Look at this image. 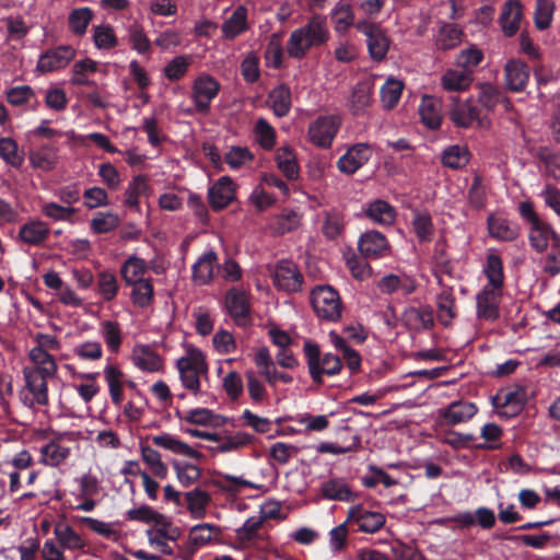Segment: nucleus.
Wrapping results in <instances>:
<instances>
[{
	"label": "nucleus",
	"mask_w": 560,
	"mask_h": 560,
	"mask_svg": "<svg viewBox=\"0 0 560 560\" xmlns=\"http://www.w3.org/2000/svg\"><path fill=\"white\" fill-rule=\"evenodd\" d=\"M82 439L80 431H45L38 448L39 462L52 468L63 465L73 452L80 450Z\"/></svg>",
	"instance_id": "1"
},
{
	"label": "nucleus",
	"mask_w": 560,
	"mask_h": 560,
	"mask_svg": "<svg viewBox=\"0 0 560 560\" xmlns=\"http://www.w3.org/2000/svg\"><path fill=\"white\" fill-rule=\"evenodd\" d=\"M326 16L314 14L308 22L294 30L285 45L287 52L294 59H302L313 47H319L329 39Z\"/></svg>",
	"instance_id": "2"
},
{
	"label": "nucleus",
	"mask_w": 560,
	"mask_h": 560,
	"mask_svg": "<svg viewBox=\"0 0 560 560\" xmlns=\"http://www.w3.org/2000/svg\"><path fill=\"white\" fill-rule=\"evenodd\" d=\"M183 386L192 395L201 393V377L208 374V364L206 357L199 349L188 347L185 355L180 357L176 363Z\"/></svg>",
	"instance_id": "3"
},
{
	"label": "nucleus",
	"mask_w": 560,
	"mask_h": 560,
	"mask_svg": "<svg viewBox=\"0 0 560 560\" xmlns=\"http://www.w3.org/2000/svg\"><path fill=\"white\" fill-rule=\"evenodd\" d=\"M311 304L316 315L327 322L341 318L343 305L340 295L332 287L317 285L311 291Z\"/></svg>",
	"instance_id": "4"
},
{
	"label": "nucleus",
	"mask_w": 560,
	"mask_h": 560,
	"mask_svg": "<svg viewBox=\"0 0 560 560\" xmlns=\"http://www.w3.org/2000/svg\"><path fill=\"white\" fill-rule=\"evenodd\" d=\"M22 374L24 385L19 393L22 404L27 408H34L35 406H48V381L52 377L27 369H23Z\"/></svg>",
	"instance_id": "5"
},
{
	"label": "nucleus",
	"mask_w": 560,
	"mask_h": 560,
	"mask_svg": "<svg viewBox=\"0 0 560 560\" xmlns=\"http://www.w3.org/2000/svg\"><path fill=\"white\" fill-rule=\"evenodd\" d=\"M355 30L365 36L370 57L375 61L384 60L392 40L381 24L370 19H360L355 23Z\"/></svg>",
	"instance_id": "6"
},
{
	"label": "nucleus",
	"mask_w": 560,
	"mask_h": 560,
	"mask_svg": "<svg viewBox=\"0 0 560 560\" xmlns=\"http://www.w3.org/2000/svg\"><path fill=\"white\" fill-rule=\"evenodd\" d=\"M308 370L312 378L320 383L323 375L332 376L340 372L342 364L338 355L326 353L320 357L319 348L307 341L304 345Z\"/></svg>",
	"instance_id": "7"
},
{
	"label": "nucleus",
	"mask_w": 560,
	"mask_h": 560,
	"mask_svg": "<svg viewBox=\"0 0 560 560\" xmlns=\"http://www.w3.org/2000/svg\"><path fill=\"white\" fill-rule=\"evenodd\" d=\"M454 103L450 108V118L455 126L460 128H469L476 124L479 128L487 129L490 127V120L482 115V109L471 100L460 102L453 98Z\"/></svg>",
	"instance_id": "8"
},
{
	"label": "nucleus",
	"mask_w": 560,
	"mask_h": 560,
	"mask_svg": "<svg viewBox=\"0 0 560 560\" xmlns=\"http://www.w3.org/2000/svg\"><path fill=\"white\" fill-rule=\"evenodd\" d=\"M147 536L151 547L163 555L172 556L174 550L168 541H176L180 537V529L167 517L162 515L152 527L147 530Z\"/></svg>",
	"instance_id": "9"
},
{
	"label": "nucleus",
	"mask_w": 560,
	"mask_h": 560,
	"mask_svg": "<svg viewBox=\"0 0 560 560\" xmlns=\"http://www.w3.org/2000/svg\"><path fill=\"white\" fill-rule=\"evenodd\" d=\"M340 124V118L335 115L318 117L308 127L307 135L310 141L319 148H330Z\"/></svg>",
	"instance_id": "10"
},
{
	"label": "nucleus",
	"mask_w": 560,
	"mask_h": 560,
	"mask_svg": "<svg viewBox=\"0 0 560 560\" xmlns=\"http://www.w3.org/2000/svg\"><path fill=\"white\" fill-rule=\"evenodd\" d=\"M273 285L287 293L299 292L303 284V275L291 260H280L272 270Z\"/></svg>",
	"instance_id": "11"
},
{
	"label": "nucleus",
	"mask_w": 560,
	"mask_h": 560,
	"mask_svg": "<svg viewBox=\"0 0 560 560\" xmlns=\"http://www.w3.org/2000/svg\"><path fill=\"white\" fill-rule=\"evenodd\" d=\"M220 91L219 82L211 75L203 74L197 78L192 84L191 98L196 110L200 114H208L211 101Z\"/></svg>",
	"instance_id": "12"
},
{
	"label": "nucleus",
	"mask_w": 560,
	"mask_h": 560,
	"mask_svg": "<svg viewBox=\"0 0 560 560\" xmlns=\"http://www.w3.org/2000/svg\"><path fill=\"white\" fill-rule=\"evenodd\" d=\"M75 57L72 46H59L42 54L36 69L42 73L52 72L66 68Z\"/></svg>",
	"instance_id": "13"
},
{
	"label": "nucleus",
	"mask_w": 560,
	"mask_h": 560,
	"mask_svg": "<svg viewBox=\"0 0 560 560\" xmlns=\"http://www.w3.org/2000/svg\"><path fill=\"white\" fill-rule=\"evenodd\" d=\"M385 521L384 514L365 510L360 504L351 506L347 513V522L357 524L362 533H376L384 526Z\"/></svg>",
	"instance_id": "14"
},
{
	"label": "nucleus",
	"mask_w": 560,
	"mask_h": 560,
	"mask_svg": "<svg viewBox=\"0 0 560 560\" xmlns=\"http://www.w3.org/2000/svg\"><path fill=\"white\" fill-rule=\"evenodd\" d=\"M401 323L412 331H423L434 325L433 311L429 305L408 306L401 313Z\"/></svg>",
	"instance_id": "15"
},
{
	"label": "nucleus",
	"mask_w": 560,
	"mask_h": 560,
	"mask_svg": "<svg viewBox=\"0 0 560 560\" xmlns=\"http://www.w3.org/2000/svg\"><path fill=\"white\" fill-rule=\"evenodd\" d=\"M372 156L371 147L366 143H357L338 160L337 165L340 172L353 174L362 167Z\"/></svg>",
	"instance_id": "16"
},
{
	"label": "nucleus",
	"mask_w": 560,
	"mask_h": 560,
	"mask_svg": "<svg viewBox=\"0 0 560 560\" xmlns=\"http://www.w3.org/2000/svg\"><path fill=\"white\" fill-rule=\"evenodd\" d=\"M501 295L502 290L483 287L476 296L478 318L488 322L497 320L499 318V303Z\"/></svg>",
	"instance_id": "17"
},
{
	"label": "nucleus",
	"mask_w": 560,
	"mask_h": 560,
	"mask_svg": "<svg viewBox=\"0 0 560 560\" xmlns=\"http://www.w3.org/2000/svg\"><path fill=\"white\" fill-rule=\"evenodd\" d=\"M478 411L475 404L466 400H456L445 408L438 410V415L447 425H455L471 419Z\"/></svg>",
	"instance_id": "18"
},
{
	"label": "nucleus",
	"mask_w": 560,
	"mask_h": 560,
	"mask_svg": "<svg viewBox=\"0 0 560 560\" xmlns=\"http://www.w3.org/2000/svg\"><path fill=\"white\" fill-rule=\"evenodd\" d=\"M523 20V5L518 0H508L503 3L499 23L505 36H514Z\"/></svg>",
	"instance_id": "19"
},
{
	"label": "nucleus",
	"mask_w": 560,
	"mask_h": 560,
	"mask_svg": "<svg viewBox=\"0 0 560 560\" xmlns=\"http://www.w3.org/2000/svg\"><path fill=\"white\" fill-rule=\"evenodd\" d=\"M359 250L365 258H381L388 254L386 237L377 231H368L360 236Z\"/></svg>",
	"instance_id": "20"
},
{
	"label": "nucleus",
	"mask_w": 560,
	"mask_h": 560,
	"mask_svg": "<svg viewBox=\"0 0 560 560\" xmlns=\"http://www.w3.org/2000/svg\"><path fill=\"white\" fill-rule=\"evenodd\" d=\"M55 539L63 550L84 552L88 546L85 538L66 523H57L54 527Z\"/></svg>",
	"instance_id": "21"
},
{
	"label": "nucleus",
	"mask_w": 560,
	"mask_h": 560,
	"mask_svg": "<svg viewBox=\"0 0 560 560\" xmlns=\"http://www.w3.org/2000/svg\"><path fill=\"white\" fill-rule=\"evenodd\" d=\"M505 85L510 91H523L529 80V68L518 59H511L504 66Z\"/></svg>",
	"instance_id": "22"
},
{
	"label": "nucleus",
	"mask_w": 560,
	"mask_h": 560,
	"mask_svg": "<svg viewBox=\"0 0 560 560\" xmlns=\"http://www.w3.org/2000/svg\"><path fill=\"white\" fill-rule=\"evenodd\" d=\"M319 493L326 500L353 502L358 495L351 490L343 478H330L320 483Z\"/></svg>",
	"instance_id": "23"
},
{
	"label": "nucleus",
	"mask_w": 560,
	"mask_h": 560,
	"mask_svg": "<svg viewBox=\"0 0 560 560\" xmlns=\"http://www.w3.org/2000/svg\"><path fill=\"white\" fill-rule=\"evenodd\" d=\"M208 197L214 210L224 209L234 200V183L228 176L220 177L218 182L209 188Z\"/></svg>",
	"instance_id": "24"
},
{
	"label": "nucleus",
	"mask_w": 560,
	"mask_h": 560,
	"mask_svg": "<svg viewBox=\"0 0 560 560\" xmlns=\"http://www.w3.org/2000/svg\"><path fill=\"white\" fill-rule=\"evenodd\" d=\"M152 442L155 446L162 447L174 454L182 455L184 457L200 459L202 454L188 445L187 443L176 439L170 433H162L152 436Z\"/></svg>",
	"instance_id": "25"
},
{
	"label": "nucleus",
	"mask_w": 560,
	"mask_h": 560,
	"mask_svg": "<svg viewBox=\"0 0 560 560\" xmlns=\"http://www.w3.org/2000/svg\"><path fill=\"white\" fill-rule=\"evenodd\" d=\"M225 306L238 325H245L249 313V302L244 292L236 289L230 290L225 296Z\"/></svg>",
	"instance_id": "26"
},
{
	"label": "nucleus",
	"mask_w": 560,
	"mask_h": 560,
	"mask_svg": "<svg viewBox=\"0 0 560 560\" xmlns=\"http://www.w3.org/2000/svg\"><path fill=\"white\" fill-rule=\"evenodd\" d=\"M217 264L218 256L213 250L203 253L192 265V281L198 285L208 284L212 280Z\"/></svg>",
	"instance_id": "27"
},
{
	"label": "nucleus",
	"mask_w": 560,
	"mask_h": 560,
	"mask_svg": "<svg viewBox=\"0 0 560 560\" xmlns=\"http://www.w3.org/2000/svg\"><path fill=\"white\" fill-rule=\"evenodd\" d=\"M28 359L31 364L25 365L23 369L37 371L46 376H56L58 365L54 355H51L49 352L39 350V348H32L28 351Z\"/></svg>",
	"instance_id": "28"
},
{
	"label": "nucleus",
	"mask_w": 560,
	"mask_h": 560,
	"mask_svg": "<svg viewBox=\"0 0 560 560\" xmlns=\"http://www.w3.org/2000/svg\"><path fill=\"white\" fill-rule=\"evenodd\" d=\"M133 364L144 372H156L163 366L161 357L149 346L137 345L131 355Z\"/></svg>",
	"instance_id": "29"
},
{
	"label": "nucleus",
	"mask_w": 560,
	"mask_h": 560,
	"mask_svg": "<svg viewBox=\"0 0 560 560\" xmlns=\"http://www.w3.org/2000/svg\"><path fill=\"white\" fill-rule=\"evenodd\" d=\"M474 75L469 70L447 69L441 77V85L448 92H464L470 88Z\"/></svg>",
	"instance_id": "30"
},
{
	"label": "nucleus",
	"mask_w": 560,
	"mask_h": 560,
	"mask_svg": "<svg viewBox=\"0 0 560 560\" xmlns=\"http://www.w3.org/2000/svg\"><path fill=\"white\" fill-rule=\"evenodd\" d=\"M247 9L237 7L232 14L223 22L221 30L224 39L233 40L247 30Z\"/></svg>",
	"instance_id": "31"
},
{
	"label": "nucleus",
	"mask_w": 560,
	"mask_h": 560,
	"mask_svg": "<svg viewBox=\"0 0 560 560\" xmlns=\"http://www.w3.org/2000/svg\"><path fill=\"white\" fill-rule=\"evenodd\" d=\"M441 109L440 100L433 96H423L419 105L421 121L430 129H438L442 122Z\"/></svg>",
	"instance_id": "32"
},
{
	"label": "nucleus",
	"mask_w": 560,
	"mask_h": 560,
	"mask_svg": "<svg viewBox=\"0 0 560 560\" xmlns=\"http://www.w3.org/2000/svg\"><path fill=\"white\" fill-rule=\"evenodd\" d=\"M488 231L490 236L500 241H514L520 234L517 224L495 215L488 218Z\"/></svg>",
	"instance_id": "33"
},
{
	"label": "nucleus",
	"mask_w": 560,
	"mask_h": 560,
	"mask_svg": "<svg viewBox=\"0 0 560 560\" xmlns=\"http://www.w3.org/2000/svg\"><path fill=\"white\" fill-rule=\"evenodd\" d=\"M184 506L189 511L194 518H203L207 514V508L211 502V495L199 488H195L185 493Z\"/></svg>",
	"instance_id": "34"
},
{
	"label": "nucleus",
	"mask_w": 560,
	"mask_h": 560,
	"mask_svg": "<svg viewBox=\"0 0 560 560\" xmlns=\"http://www.w3.org/2000/svg\"><path fill=\"white\" fill-rule=\"evenodd\" d=\"M478 91V103L487 112L493 110L499 103H502L506 110L512 107L510 100L503 97L499 89L492 84L481 83Z\"/></svg>",
	"instance_id": "35"
},
{
	"label": "nucleus",
	"mask_w": 560,
	"mask_h": 560,
	"mask_svg": "<svg viewBox=\"0 0 560 560\" xmlns=\"http://www.w3.org/2000/svg\"><path fill=\"white\" fill-rule=\"evenodd\" d=\"M483 273L488 280L485 287L502 290L504 284L503 262L500 256L492 250L487 255Z\"/></svg>",
	"instance_id": "36"
},
{
	"label": "nucleus",
	"mask_w": 560,
	"mask_h": 560,
	"mask_svg": "<svg viewBox=\"0 0 560 560\" xmlns=\"http://www.w3.org/2000/svg\"><path fill=\"white\" fill-rule=\"evenodd\" d=\"M267 104L277 117L287 116L292 106L290 89L284 84L272 89L268 94Z\"/></svg>",
	"instance_id": "37"
},
{
	"label": "nucleus",
	"mask_w": 560,
	"mask_h": 560,
	"mask_svg": "<svg viewBox=\"0 0 560 560\" xmlns=\"http://www.w3.org/2000/svg\"><path fill=\"white\" fill-rule=\"evenodd\" d=\"M265 516H252L245 521L243 526L238 527L236 533V538L240 544L243 546H248L249 544L262 539V535L260 529L264 525Z\"/></svg>",
	"instance_id": "38"
},
{
	"label": "nucleus",
	"mask_w": 560,
	"mask_h": 560,
	"mask_svg": "<svg viewBox=\"0 0 560 560\" xmlns=\"http://www.w3.org/2000/svg\"><path fill=\"white\" fill-rule=\"evenodd\" d=\"M372 101V84L370 81L359 82L352 90L349 107L354 115L365 112Z\"/></svg>",
	"instance_id": "39"
},
{
	"label": "nucleus",
	"mask_w": 560,
	"mask_h": 560,
	"mask_svg": "<svg viewBox=\"0 0 560 560\" xmlns=\"http://www.w3.org/2000/svg\"><path fill=\"white\" fill-rule=\"evenodd\" d=\"M438 319L443 326H451L457 316L455 296L451 290L442 291L436 299Z\"/></svg>",
	"instance_id": "40"
},
{
	"label": "nucleus",
	"mask_w": 560,
	"mask_h": 560,
	"mask_svg": "<svg viewBox=\"0 0 560 560\" xmlns=\"http://www.w3.org/2000/svg\"><path fill=\"white\" fill-rule=\"evenodd\" d=\"M49 226L43 221H31L21 226L19 237L28 245H39L49 235Z\"/></svg>",
	"instance_id": "41"
},
{
	"label": "nucleus",
	"mask_w": 560,
	"mask_h": 560,
	"mask_svg": "<svg viewBox=\"0 0 560 560\" xmlns=\"http://www.w3.org/2000/svg\"><path fill=\"white\" fill-rule=\"evenodd\" d=\"M365 214L376 224L389 225L394 222L396 212L395 209L384 200H374L369 205Z\"/></svg>",
	"instance_id": "42"
},
{
	"label": "nucleus",
	"mask_w": 560,
	"mask_h": 560,
	"mask_svg": "<svg viewBox=\"0 0 560 560\" xmlns=\"http://www.w3.org/2000/svg\"><path fill=\"white\" fill-rule=\"evenodd\" d=\"M463 31L454 24L443 25L435 38V46L440 50L456 48L463 40Z\"/></svg>",
	"instance_id": "43"
},
{
	"label": "nucleus",
	"mask_w": 560,
	"mask_h": 560,
	"mask_svg": "<svg viewBox=\"0 0 560 560\" xmlns=\"http://www.w3.org/2000/svg\"><path fill=\"white\" fill-rule=\"evenodd\" d=\"M147 262L137 256H130L121 266V276L126 284L133 282L144 281L149 278H144L147 272Z\"/></svg>",
	"instance_id": "44"
},
{
	"label": "nucleus",
	"mask_w": 560,
	"mask_h": 560,
	"mask_svg": "<svg viewBox=\"0 0 560 560\" xmlns=\"http://www.w3.org/2000/svg\"><path fill=\"white\" fill-rule=\"evenodd\" d=\"M58 155L57 148L45 144L37 150L31 151L30 161L31 164L43 171H50L57 164Z\"/></svg>",
	"instance_id": "45"
},
{
	"label": "nucleus",
	"mask_w": 560,
	"mask_h": 560,
	"mask_svg": "<svg viewBox=\"0 0 560 560\" xmlns=\"http://www.w3.org/2000/svg\"><path fill=\"white\" fill-rule=\"evenodd\" d=\"M331 18L336 32H346L351 26L355 27L354 13L349 3L338 1L331 10Z\"/></svg>",
	"instance_id": "46"
},
{
	"label": "nucleus",
	"mask_w": 560,
	"mask_h": 560,
	"mask_svg": "<svg viewBox=\"0 0 560 560\" xmlns=\"http://www.w3.org/2000/svg\"><path fill=\"white\" fill-rule=\"evenodd\" d=\"M141 458L150 471L160 479H165L168 474L166 464L162 460L161 454L151 446L141 444Z\"/></svg>",
	"instance_id": "47"
},
{
	"label": "nucleus",
	"mask_w": 560,
	"mask_h": 560,
	"mask_svg": "<svg viewBox=\"0 0 560 560\" xmlns=\"http://www.w3.org/2000/svg\"><path fill=\"white\" fill-rule=\"evenodd\" d=\"M555 236H558L548 225L541 221L533 224L529 231L530 245L541 253L547 249L549 242L555 243Z\"/></svg>",
	"instance_id": "48"
},
{
	"label": "nucleus",
	"mask_w": 560,
	"mask_h": 560,
	"mask_svg": "<svg viewBox=\"0 0 560 560\" xmlns=\"http://www.w3.org/2000/svg\"><path fill=\"white\" fill-rule=\"evenodd\" d=\"M104 376L108 384L109 395L115 405H120L124 398L122 372L115 365L108 364L104 369Z\"/></svg>",
	"instance_id": "49"
},
{
	"label": "nucleus",
	"mask_w": 560,
	"mask_h": 560,
	"mask_svg": "<svg viewBox=\"0 0 560 560\" xmlns=\"http://www.w3.org/2000/svg\"><path fill=\"white\" fill-rule=\"evenodd\" d=\"M470 153L464 145L455 144L444 150L442 163L453 170L462 168L469 162Z\"/></svg>",
	"instance_id": "50"
},
{
	"label": "nucleus",
	"mask_w": 560,
	"mask_h": 560,
	"mask_svg": "<svg viewBox=\"0 0 560 560\" xmlns=\"http://www.w3.org/2000/svg\"><path fill=\"white\" fill-rule=\"evenodd\" d=\"M100 332L103 337L108 350L118 352L122 342V332L117 322L104 320L100 325Z\"/></svg>",
	"instance_id": "51"
},
{
	"label": "nucleus",
	"mask_w": 560,
	"mask_h": 560,
	"mask_svg": "<svg viewBox=\"0 0 560 560\" xmlns=\"http://www.w3.org/2000/svg\"><path fill=\"white\" fill-rule=\"evenodd\" d=\"M93 19V11L88 8H78L70 12L68 25L70 31L78 36L85 34L89 24Z\"/></svg>",
	"instance_id": "52"
},
{
	"label": "nucleus",
	"mask_w": 560,
	"mask_h": 560,
	"mask_svg": "<svg viewBox=\"0 0 560 560\" xmlns=\"http://www.w3.org/2000/svg\"><path fill=\"white\" fill-rule=\"evenodd\" d=\"M132 287L131 300L132 303L138 307H147L151 304L154 296V289L151 279L133 282L129 284Z\"/></svg>",
	"instance_id": "53"
},
{
	"label": "nucleus",
	"mask_w": 560,
	"mask_h": 560,
	"mask_svg": "<svg viewBox=\"0 0 560 560\" xmlns=\"http://www.w3.org/2000/svg\"><path fill=\"white\" fill-rule=\"evenodd\" d=\"M0 156L13 167H20L24 162V154L19 150L16 141L9 137L0 138Z\"/></svg>",
	"instance_id": "54"
},
{
	"label": "nucleus",
	"mask_w": 560,
	"mask_h": 560,
	"mask_svg": "<svg viewBox=\"0 0 560 560\" xmlns=\"http://www.w3.org/2000/svg\"><path fill=\"white\" fill-rule=\"evenodd\" d=\"M221 530L218 526L208 523L195 525L189 533V540L195 546H205L215 539Z\"/></svg>",
	"instance_id": "55"
},
{
	"label": "nucleus",
	"mask_w": 560,
	"mask_h": 560,
	"mask_svg": "<svg viewBox=\"0 0 560 560\" xmlns=\"http://www.w3.org/2000/svg\"><path fill=\"white\" fill-rule=\"evenodd\" d=\"M404 83L399 80L389 78L381 89V101L383 106L392 109L400 100Z\"/></svg>",
	"instance_id": "56"
},
{
	"label": "nucleus",
	"mask_w": 560,
	"mask_h": 560,
	"mask_svg": "<svg viewBox=\"0 0 560 560\" xmlns=\"http://www.w3.org/2000/svg\"><path fill=\"white\" fill-rule=\"evenodd\" d=\"M118 289V281L114 273L104 270L97 275V292L104 301H113L117 296Z\"/></svg>",
	"instance_id": "57"
},
{
	"label": "nucleus",
	"mask_w": 560,
	"mask_h": 560,
	"mask_svg": "<svg viewBox=\"0 0 560 560\" xmlns=\"http://www.w3.org/2000/svg\"><path fill=\"white\" fill-rule=\"evenodd\" d=\"M277 165L284 176L290 179H296L299 176V165L295 156L288 148L279 149L277 152Z\"/></svg>",
	"instance_id": "58"
},
{
	"label": "nucleus",
	"mask_w": 560,
	"mask_h": 560,
	"mask_svg": "<svg viewBox=\"0 0 560 560\" xmlns=\"http://www.w3.org/2000/svg\"><path fill=\"white\" fill-rule=\"evenodd\" d=\"M556 5L551 0H537L534 13L535 26L540 30L550 27Z\"/></svg>",
	"instance_id": "59"
},
{
	"label": "nucleus",
	"mask_w": 560,
	"mask_h": 560,
	"mask_svg": "<svg viewBox=\"0 0 560 560\" xmlns=\"http://www.w3.org/2000/svg\"><path fill=\"white\" fill-rule=\"evenodd\" d=\"M173 467L177 479L183 487H189L194 485L199 480L201 476L199 467L189 463L174 460Z\"/></svg>",
	"instance_id": "60"
},
{
	"label": "nucleus",
	"mask_w": 560,
	"mask_h": 560,
	"mask_svg": "<svg viewBox=\"0 0 560 560\" xmlns=\"http://www.w3.org/2000/svg\"><path fill=\"white\" fill-rule=\"evenodd\" d=\"M254 132L256 141L261 148L265 150H271L275 147L276 131L265 118L257 119Z\"/></svg>",
	"instance_id": "61"
},
{
	"label": "nucleus",
	"mask_w": 560,
	"mask_h": 560,
	"mask_svg": "<svg viewBox=\"0 0 560 560\" xmlns=\"http://www.w3.org/2000/svg\"><path fill=\"white\" fill-rule=\"evenodd\" d=\"M148 189L147 177L143 175H136L129 182L125 191V203L129 207L136 208L139 205V197Z\"/></svg>",
	"instance_id": "62"
},
{
	"label": "nucleus",
	"mask_w": 560,
	"mask_h": 560,
	"mask_svg": "<svg viewBox=\"0 0 560 560\" xmlns=\"http://www.w3.org/2000/svg\"><path fill=\"white\" fill-rule=\"evenodd\" d=\"M301 224V215L293 210H284L273 219V229L279 234L295 230Z\"/></svg>",
	"instance_id": "63"
},
{
	"label": "nucleus",
	"mask_w": 560,
	"mask_h": 560,
	"mask_svg": "<svg viewBox=\"0 0 560 560\" xmlns=\"http://www.w3.org/2000/svg\"><path fill=\"white\" fill-rule=\"evenodd\" d=\"M120 223L119 217L114 212H98L91 220V229L97 234L108 233L118 228Z\"/></svg>",
	"instance_id": "64"
}]
</instances>
